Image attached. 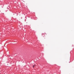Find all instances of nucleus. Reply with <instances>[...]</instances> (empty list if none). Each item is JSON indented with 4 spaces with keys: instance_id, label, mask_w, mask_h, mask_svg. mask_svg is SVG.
Instances as JSON below:
<instances>
[{
    "instance_id": "obj_1",
    "label": "nucleus",
    "mask_w": 74,
    "mask_h": 74,
    "mask_svg": "<svg viewBox=\"0 0 74 74\" xmlns=\"http://www.w3.org/2000/svg\"><path fill=\"white\" fill-rule=\"evenodd\" d=\"M36 66V64H35V65H33V68H34V66Z\"/></svg>"
},
{
    "instance_id": "obj_2",
    "label": "nucleus",
    "mask_w": 74,
    "mask_h": 74,
    "mask_svg": "<svg viewBox=\"0 0 74 74\" xmlns=\"http://www.w3.org/2000/svg\"><path fill=\"white\" fill-rule=\"evenodd\" d=\"M44 35H45V33L43 34Z\"/></svg>"
}]
</instances>
